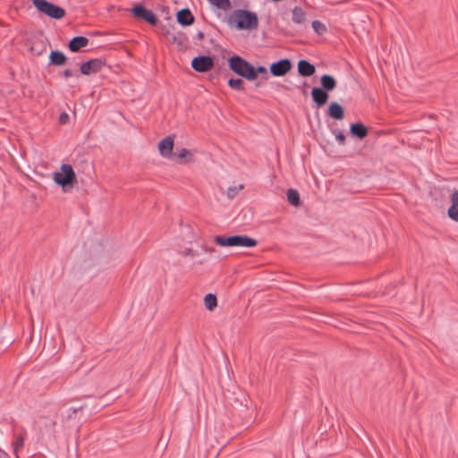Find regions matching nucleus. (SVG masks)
Returning a JSON list of instances; mask_svg holds the SVG:
<instances>
[{"label":"nucleus","mask_w":458,"mask_h":458,"mask_svg":"<svg viewBox=\"0 0 458 458\" xmlns=\"http://www.w3.org/2000/svg\"><path fill=\"white\" fill-rule=\"evenodd\" d=\"M228 22L230 25H234L238 30H253L259 27V18L256 13L237 9L234 10L229 16Z\"/></svg>","instance_id":"1"},{"label":"nucleus","mask_w":458,"mask_h":458,"mask_svg":"<svg viewBox=\"0 0 458 458\" xmlns=\"http://www.w3.org/2000/svg\"><path fill=\"white\" fill-rule=\"evenodd\" d=\"M214 242L222 247H255L258 242L245 234H237L232 236H215Z\"/></svg>","instance_id":"2"},{"label":"nucleus","mask_w":458,"mask_h":458,"mask_svg":"<svg viewBox=\"0 0 458 458\" xmlns=\"http://www.w3.org/2000/svg\"><path fill=\"white\" fill-rule=\"evenodd\" d=\"M228 66L237 75L250 81L254 76L253 65L240 55H233L228 59Z\"/></svg>","instance_id":"3"},{"label":"nucleus","mask_w":458,"mask_h":458,"mask_svg":"<svg viewBox=\"0 0 458 458\" xmlns=\"http://www.w3.org/2000/svg\"><path fill=\"white\" fill-rule=\"evenodd\" d=\"M54 182L60 185L64 191L72 188L76 183V174L71 165L64 164L61 165V171L53 174Z\"/></svg>","instance_id":"4"},{"label":"nucleus","mask_w":458,"mask_h":458,"mask_svg":"<svg viewBox=\"0 0 458 458\" xmlns=\"http://www.w3.org/2000/svg\"><path fill=\"white\" fill-rule=\"evenodd\" d=\"M33 4L38 11L53 19L60 20L65 15L64 8L55 5L47 0H33Z\"/></svg>","instance_id":"5"},{"label":"nucleus","mask_w":458,"mask_h":458,"mask_svg":"<svg viewBox=\"0 0 458 458\" xmlns=\"http://www.w3.org/2000/svg\"><path fill=\"white\" fill-rule=\"evenodd\" d=\"M131 13L134 17L142 20L150 25H156L158 21L156 14L151 11L147 9L142 4H136L131 8Z\"/></svg>","instance_id":"6"},{"label":"nucleus","mask_w":458,"mask_h":458,"mask_svg":"<svg viewBox=\"0 0 458 458\" xmlns=\"http://www.w3.org/2000/svg\"><path fill=\"white\" fill-rule=\"evenodd\" d=\"M191 67L198 72H206L214 67V59L209 55H199L192 59Z\"/></svg>","instance_id":"7"},{"label":"nucleus","mask_w":458,"mask_h":458,"mask_svg":"<svg viewBox=\"0 0 458 458\" xmlns=\"http://www.w3.org/2000/svg\"><path fill=\"white\" fill-rule=\"evenodd\" d=\"M292 68V62L288 58H284L277 62L272 63L270 64L269 71L273 76L280 77L284 76L291 71Z\"/></svg>","instance_id":"8"},{"label":"nucleus","mask_w":458,"mask_h":458,"mask_svg":"<svg viewBox=\"0 0 458 458\" xmlns=\"http://www.w3.org/2000/svg\"><path fill=\"white\" fill-rule=\"evenodd\" d=\"M102 65L103 63L100 59H91L86 63H83L80 67V71L84 75H89L98 72Z\"/></svg>","instance_id":"9"},{"label":"nucleus","mask_w":458,"mask_h":458,"mask_svg":"<svg viewBox=\"0 0 458 458\" xmlns=\"http://www.w3.org/2000/svg\"><path fill=\"white\" fill-rule=\"evenodd\" d=\"M311 97H312V100L313 102L318 106H323L324 105L327 104V100H328V92H327L326 90L318 88V87H315L312 89L311 90Z\"/></svg>","instance_id":"10"},{"label":"nucleus","mask_w":458,"mask_h":458,"mask_svg":"<svg viewBox=\"0 0 458 458\" xmlns=\"http://www.w3.org/2000/svg\"><path fill=\"white\" fill-rule=\"evenodd\" d=\"M174 148V138L167 136L158 143V150L164 157H169Z\"/></svg>","instance_id":"11"},{"label":"nucleus","mask_w":458,"mask_h":458,"mask_svg":"<svg viewBox=\"0 0 458 458\" xmlns=\"http://www.w3.org/2000/svg\"><path fill=\"white\" fill-rule=\"evenodd\" d=\"M177 22L182 26H190L194 22V16L188 8L182 9L176 13Z\"/></svg>","instance_id":"12"},{"label":"nucleus","mask_w":458,"mask_h":458,"mask_svg":"<svg viewBox=\"0 0 458 458\" xmlns=\"http://www.w3.org/2000/svg\"><path fill=\"white\" fill-rule=\"evenodd\" d=\"M298 72L301 76L310 77L312 76L315 72V66L307 60H300L297 64Z\"/></svg>","instance_id":"13"},{"label":"nucleus","mask_w":458,"mask_h":458,"mask_svg":"<svg viewBox=\"0 0 458 458\" xmlns=\"http://www.w3.org/2000/svg\"><path fill=\"white\" fill-rule=\"evenodd\" d=\"M350 133L352 137L363 140L368 136L369 130L362 123H354L350 125Z\"/></svg>","instance_id":"14"},{"label":"nucleus","mask_w":458,"mask_h":458,"mask_svg":"<svg viewBox=\"0 0 458 458\" xmlns=\"http://www.w3.org/2000/svg\"><path fill=\"white\" fill-rule=\"evenodd\" d=\"M327 115L335 120H343L344 118V109L337 102H332L328 106Z\"/></svg>","instance_id":"15"},{"label":"nucleus","mask_w":458,"mask_h":458,"mask_svg":"<svg viewBox=\"0 0 458 458\" xmlns=\"http://www.w3.org/2000/svg\"><path fill=\"white\" fill-rule=\"evenodd\" d=\"M89 42V38L86 37L77 36L69 41L68 47L72 52H78L81 48L87 47Z\"/></svg>","instance_id":"16"},{"label":"nucleus","mask_w":458,"mask_h":458,"mask_svg":"<svg viewBox=\"0 0 458 458\" xmlns=\"http://www.w3.org/2000/svg\"><path fill=\"white\" fill-rule=\"evenodd\" d=\"M452 205L448 208L447 214L449 217L458 222V191H454L451 195Z\"/></svg>","instance_id":"17"},{"label":"nucleus","mask_w":458,"mask_h":458,"mask_svg":"<svg viewBox=\"0 0 458 458\" xmlns=\"http://www.w3.org/2000/svg\"><path fill=\"white\" fill-rule=\"evenodd\" d=\"M320 83L322 89L326 90L327 92L333 91L336 87V81L335 79L329 74H324L320 78Z\"/></svg>","instance_id":"18"},{"label":"nucleus","mask_w":458,"mask_h":458,"mask_svg":"<svg viewBox=\"0 0 458 458\" xmlns=\"http://www.w3.org/2000/svg\"><path fill=\"white\" fill-rule=\"evenodd\" d=\"M65 55L58 50H54L49 55V62L53 65L60 66L65 64L66 62Z\"/></svg>","instance_id":"19"},{"label":"nucleus","mask_w":458,"mask_h":458,"mask_svg":"<svg viewBox=\"0 0 458 458\" xmlns=\"http://www.w3.org/2000/svg\"><path fill=\"white\" fill-rule=\"evenodd\" d=\"M293 16H292V20L293 22L295 23H302L305 21L306 20V14L304 13V11L299 7V6H295L293 9Z\"/></svg>","instance_id":"20"},{"label":"nucleus","mask_w":458,"mask_h":458,"mask_svg":"<svg viewBox=\"0 0 458 458\" xmlns=\"http://www.w3.org/2000/svg\"><path fill=\"white\" fill-rule=\"evenodd\" d=\"M287 200L290 204H292L294 207H297L300 205L301 199H300V194L297 190L294 189H289L286 193Z\"/></svg>","instance_id":"21"},{"label":"nucleus","mask_w":458,"mask_h":458,"mask_svg":"<svg viewBox=\"0 0 458 458\" xmlns=\"http://www.w3.org/2000/svg\"><path fill=\"white\" fill-rule=\"evenodd\" d=\"M204 304L208 310H213L217 306L216 296L213 293L206 294L204 297Z\"/></svg>","instance_id":"22"},{"label":"nucleus","mask_w":458,"mask_h":458,"mask_svg":"<svg viewBox=\"0 0 458 458\" xmlns=\"http://www.w3.org/2000/svg\"><path fill=\"white\" fill-rule=\"evenodd\" d=\"M82 409H83L82 405L67 407V408L64 409V411H62V416L64 418L71 420L74 417V415L77 413V411H81Z\"/></svg>","instance_id":"23"},{"label":"nucleus","mask_w":458,"mask_h":458,"mask_svg":"<svg viewBox=\"0 0 458 458\" xmlns=\"http://www.w3.org/2000/svg\"><path fill=\"white\" fill-rule=\"evenodd\" d=\"M227 83L228 86L234 90L243 91L245 89L243 81L240 78H231L228 80Z\"/></svg>","instance_id":"24"},{"label":"nucleus","mask_w":458,"mask_h":458,"mask_svg":"<svg viewBox=\"0 0 458 458\" xmlns=\"http://www.w3.org/2000/svg\"><path fill=\"white\" fill-rule=\"evenodd\" d=\"M211 4L215 5L218 9L227 11L231 8L230 0H208Z\"/></svg>","instance_id":"25"},{"label":"nucleus","mask_w":458,"mask_h":458,"mask_svg":"<svg viewBox=\"0 0 458 458\" xmlns=\"http://www.w3.org/2000/svg\"><path fill=\"white\" fill-rule=\"evenodd\" d=\"M253 71H254V76L253 78L251 77L250 79V81H255L259 74H260L262 76V79L264 80H267L268 79V73H267V70L265 66H258V67H254L253 66Z\"/></svg>","instance_id":"26"},{"label":"nucleus","mask_w":458,"mask_h":458,"mask_svg":"<svg viewBox=\"0 0 458 458\" xmlns=\"http://www.w3.org/2000/svg\"><path fill=\"white\" fill-rule=\"evenodd\" d=\"M177 157H178V159H179L180 163H184L185 164V163H188L189 161L191 160L192 155H191V153L188 149L182 148L179 151Z\"/></svg>","instance_id":"27"},{"label":"nucleus","mask_w":458,"mask_h":458,"mask_svg":"<svg viewBox=\"0 0 458 458\" xmlns=\"http://www.w3.org/2000/svg\"><path fill=\"white\" fill-rule=\"evenodd\" d=\"M311 26L314 31L317 32L318 35H322L324 32L327 31L325 24L322 23L320 21H313Z\"/></svg>","instance_id":"28"},{"label":"nucleus","mask_w":458,"mask_h":458,"mask_svg":"<svg viewBox=\"0 0 458 458\" xmlns=\"http://www.w3.org/2000/svg\"><path fill=\"white\" fill-rule=\"evenodd\" d=\"M243 189V185L240 184L239 186H232L227 189V197L228 199H233L238 192Z\"/></svg>","instance_id":"29"},{"label":"nucleus","mask_w":458,"mask_h":458,"mask_svg":"<svg viewBox=\"0 0 458 458\" xmlns=\"http://www.w3.org/2000/svg\"><path fill=\"white\" fill-rule=\"evenodd\" d=\"M333 133L335 134V140H337L339 145L345 144L346 137L343 131H341L340 130H335V131H333Z\"/></svg>","instance_id":"30"},{"label":"nucleus","mask_w":458,"mask_h":458,"mask_svg":"<svg viewBox=\"0 0 458 458\" xmlns=\"http://www.w3.org/2000/svg\"><path fill=\"white\" fill-rule=\"evenodd\" d=\"M24 444V437L22 435L17 436L15 442L13 443L14 450L17 452L18 450L23 447Z\"/></svg>","instance_id":"31"},{"label":"nucleus","mask_w":458,"mask_h":458,"mask_svg":"<svg viewBox=\"0 0 458 458\" xmlns=\"http://www.w3.org/2000/svg\"><path fill=\"white\" fill-rule=\"evenodd\" d=\"M69 115L66 113H62L59 116V123L64 124L68 122Z\"/></svg>","instance_id":"32"},{"label":"nucleus","mask_w":458,"mask_h":458,"mask_svg":"<svg viewBox=\"0 0 458 458\" xmlns=\"http://www.w3.org/2000/svg\"><path fill=\"white\" fill-rule=\"evenodd\" d=\"M182 254L184 256L194 257L195 256V251L192 249L187 248L186 250H183Z\"/></svg>","instance_id":"33"},{"label":"nucleus","mask_w":458,"mask_h":458,"mask_svg":"<svg viewBox=\"0 0 458 458\" xmlns=\"http://www.w3.org/2000/svg\"><path fill=\"white\" fill-rule=\"evenodd\" d=\"M31 51H33L37 55H40L44 52L42 49L37 48L36 45L31 47Z\"/></svg>","instance_id":"34"},{"label":"nucleus","mask_w":458,"mask_h":458,"mask_svg":"<svg viewBox=\"0 0 458 458\" xmlns=\"http://www.w3.org/2000/svg\"><path fill=\"white\" fill-rule=\"evenodd\" d=\"M115 51H116V54H125V53H127V51L125 50L123 46H119V47L116 46Z\"/></svg>","instance_id":"35"},{"label":"nucleus","mask_w":458,"mask_h":458,"mask_svg":"<svg viewBox=\"0 0 458 458\" xmlns=\"http://www.w3.org/2000/svg\"><path fill=\"white\" fill-rule=\"evenodd\" d=\"M63 75L65 77V78H69V77H72V72L71 69H66L63 72Z\"/></svg>","instance_id":"36"},{"label":"nucleus","mask_w":458,"mask_h":458,"mask_svg":"<svg viewBox=\"0 0 458 458\" xmlns=\"http://www.w3.org/2000/svg\"><path fill=\"white\" fill-rule=\"evenodd\" d=\"M196 37H197V38H198L199 40H202V39L204 38L205 35H204V33H203L202 31H199V32L197 33Z\"/></svg>","instance_id":"37"}]
</instances>
